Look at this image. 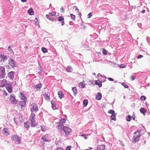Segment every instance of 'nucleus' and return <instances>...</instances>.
Wrapping results in <instances>:
<instances>
[{"instance_id": "nucleus-1", "label": "nucleus", "mask_w": 150, "mask_h": 150, "mask_svg": "<svg viewBox=\"0 0 150 150\" xmlns=\"http://www.w3.org/2000/svg\"><path fill=\"white\" fill-rule=\"evenodd\" d=\"M11 139L16 142V144H20L21 143V139L20 137L17 135L12 136Z\"/></svg>"}, {"instance_id": "nucleus-2", "label": "nucleus", "mask_w": 150, "mask_h": 150, "mask_svg": "<svg viewBox=\"0 0 150 150\" xmlns=\"http://www.w3.org/2000/svg\"><path fill=\"white\" fill-rule=\"evenodd\" d=\"M6 76L5 69L3 66H0V79L4 78Z\"/></svg>"}, {"instance_id": "nucleus-3", "label": "nucleus", "mask_w": 150, "mask_h": 150, "mask_svg": "<svg viewBox=\"0 0 150 150\" xmlns=\"http://www.w3.org/2000/svg\"><path fill=\"white\" fill-rule=\"evenodd\" d=\"M13 119L14 122L16 125H18V124L19 122L21 123L24 121L23 119L22 118V117L20 116L14 117Z\"/></svg>"}, {"instance_id": "nucleus-4", "label": "nucleus", "mask_w": 150, "mask_h": 150, "mask_svg": "<svg viewBox=\"0 0 150 150\" xmlns=\"http://www.w3.org/2000/svg\"><path fill=\"white\" fill-rule=\"evenodd\" d=\"M134 139L133 140V142L135 143L139 141L141 135L140 134L139 132L138 131H136L134 132Z\"/></svg>"}, {"instance_id": "nucleus-5", "label": "nucleus", "mask_w": 150, "mask_h": 150, "mask_svg": "<svg viewBox=\"0 0 150 150\" xmlns=\"http://www.w3.org/2000/svg\"><path fill=\"white\" fill-rule=\"evenodd\" d=\"M63 131H64L65 135L67 136H68L72 132L71 129L67 126H65L63 127Z\"/></svg>"}, {"instance_id": "nucleus-6", "label": "nucleus", "mask_w": 150, "mask_h": 150, "mask_svg": "<svg viewBox=\"0 0 150 150\" xmlns=\"http://www.w3.org/2000/svg\"><path fill=\"white\" fill-rule=\"evenodd\" d=\"M8 64L12 68L16 67L17 66L16 61L12 59H10L8 60Z\"/></svg>"}, {"instance_id": "nucleus-7", "label": "nucleus", "mask_w": 150, "mask_h": 150, "mask_svg": "<svg viewBox=\"0 0 150 150\" xmlns=\"http://www.w3.org/2000/svg\"><path fill=\"white\" fill-rule=\"evenodd\" d=\"M30 110L32 112L35 111L37 112L38 111V108L37 105L35 103H32L30 105Z\"/></svg>"}, {"instance_id": "nucleus-8", "label": "nucleus", "mask_w": 150, "mask_h": 150, "mask_svg": "<svg viewBox=\"0 0 150 150\" xmlns=\"http://www.w3.org/2000/svg\"><path fill=\"white\" fill-rule=\"evenodd\" d=\"M10 100L11 103L12 104H16L18 102V101L15 99V97L13 96V94L11 95L10 96Z\"/></svg>"}, {"instance_id": "nucleus-9", "label": "nucleus", "mask_w": 150, "mask_h": 150, "mask_svg": "<svg viewBox=\"0 0 150 150\" xmlns=\"http://www.w3.org/2000/svg\"><path fill=\"white\" fill-rule=\"evenodd\" d=\"M0 58L2 61L4 62L8 59V57L4 53H2L0 55Z\"/></svg>"}, {"instance_id": "nucleus-10", "label": "nucleus", "mask_w": 150, "mask_h": 150, "mask_svg": "<svg viewBox=\"0 0 150 150\" xmlns=\"http://www.w3.org/2000/svg\"><path fill=\"white\" fill-rule=\"evenodd\" d=\"M6 88L8 91L9 93H11L12 90V88L11 85L8 83L6 85Z\"/></svg>"}, {"instance_id": "nucleus-11", "label": "nucleus", "mask_w": 150, "mask_h": 150, "mask_svg": "<svg viewBox=\"0 0 150 150\" xmlns=\"http://www.w3.org/2000/svg\"><path fill=\"white\" fill-rule=\"evenodd\" d=\"M45 99L48 101H49L50 100V94L49 93L47 92V93H45L42 95Z\"/></svg>"}, {"instance_id": "nucleus-12", "label": "nucleus", "mask_w": 150, "mask_h": 150, "mask_svg": "<svg viewBox=\"0 0 150 150\" xmlns=\"http://www.w3.org/2000/svg\"><path fill=\"white\" fill-rule=\"evenodd\" d=\"M58 19L59 21L62 22L61 24L62 25H63L65 24L64 18L62 16L59 17L58 18Z\"/></svg>"}, {"instance_id": "nucleus-13", "label": "nucleus", "mask_w": 150, "mask_h": 150, "mask_svg": "<svg viewBox=\"0 0 150 150\" xmlns=\"http://www.w3.org/2000/svg\"><path fill=\"white\" fill-rule=\"evenodd\" d=\"M14 72L11 71L9 73L8 76L11 79L13 80L14 78Z\"/></svg>"}, {"instance_id": "nucleus-14", "label": "nucleus", "mask_w": 150, "mask_h": 150, "mask_svg": "<svg viewBox=\"0 0 150 150\" xmlns=\"http://www.w3.org/2000/svg\"><path fill=\"white\" fill-rule=\"evenodd\" d=\"M20 97L21 100H27V98L23 93L20 92Z\"/></svg>"}, {"instance_id": "nucleus-15", "label": "nucleus", "mask_w": 150, "mask_h": 150, "mask_svg": "<svg viewBox=\"0 0 150 150\" xmlns=\"http://www.w3.org/2000/svg\"><path fill=\"white\" fill-rule=\"evenodd\" d=\"M46 17L47 19L50 21H54V18L53 17L52 15H51L50 14H48L47 15H46Z\"/></svg>"}, {"instance_id": "nucleus-16", "label": "nucleus", "mask_w": 150, "mask_h": 150, "mask_svg": "<svg viewBox=\"0 0 150 150\" xmlns=\"http://www.w3.org/2000/svg\"><path fill=\"white\" fill-rule=\"evenodd\" d=\"M25 101V100L19 101V104L21 106V107L22 108L23 107H24L26 105V102Z\"/></svg>"}, {"instance_id": "nucleus-17", "label": "nucleus", "mask_w": 150, "mask_h": 150, "mask_svg": "<svg viewBox=\"0 0 150 150\" xmlns=\"http://www.w3.org/2000/svg\"><path fill=\"white\" fill-rule=\"evenodd\" d=\"M102 98V95L101 93H98L96 95V98L98 100H100Z\"/></svg>"}, {"instance_id": "nucleus-18", "label": "nucleus", "mask_w": 150, "mask_h": 150, "mask_svg": "<svg viewBox=\"0 0 150 150\" xmlns=\"http://www.w3.org/2000/svg\"><path fill=\"white\" fill-rule=\"evenodd\" d=\"M58 94L59 98L61 99L64 97V94L62 91H59L58 92Z\"/></svg>"}, {"instance_id": "nucleus-19", "label": "nucleus", "mask_w": 150, "mask_h": 150, "mask_svg": "<svg viewBox=\"0 0 150 150\" xmlns=\"http://www.w3.org/2000/svg\"><path fill=\"white\" fill-rule=\"evenodd\" d=\"M105 149V146L104 145H99L97 147L98 150H104Z\"/></svg>"}, {"instance_id": "nucleus-20", "label": "nucleus", "mask_w": 150, "mask_h": 150, "mask_svg": "<svg viewBox=\"0 0 150 150\" xmlns=\"http://www.w3.org/2000/svg\"><path fill=\"white\" fill-rule=\"evenodd\" d=\"M7 84L6 81L5 80H3L2 82L1 83V87H3L5 86H6V85Z\"/></svg>"}, {"instance_id": "nucleus-21", "label": "nucleus", "mask_w": 150, "mask_h": 150, "mask_svg": "<svg viewBox=\"0 0 150 150\" xmlns=\"http://www.w3.org/2000/svg\"><path fill=\"white\" fill-rule=\"evenodd\" d=\"M57 127L59 129L62 130V129L63 130V128L64 126L63 124L59 123Z\"/></svg>"}, {"instance_id": "nucleus-22", "label": "nucleus", "mask_w": 150, "mask_h": 150, "mask_svg": "<svg viewBox=\"0 0 150 150\" xmlns=\"http://www.w3.org/2000/svg\"><path fill=\"white\" fill-rule=\"evenodd\" d=\"M35 113L32 112L31 115L30 116V120H35Z\"/></svg>"}, {"instance_id": "nucleus-23", "label": "nucleus", "mask_w": 150, "mask_h": 150, "mask_svg": "<svg viewBox=\"0 0 150 150\" xmlns=\"http://www.w3.org/2000/svg\"><path fill=\"white\" fill-rule=\"evenodd\" d=\"M96 84L98 85L99 87H101L102 86V83L99 80L97 81L96 82Z\"/></svg>"}, {"instance_id": "nucleus-24", "label": "nucleus", "mask_w": 150, "mask_h": 150, "mask_svg": "<svg viewBox=\"0 0 150 150\" xmlns=\"http://www.w3.org/2000/svg\"><path fill=\"white\" fill-rule=\"evenodd\" d=\"M34 14V11L32 8H30L29 9V14L30 15H33Z\"/></svg>"}, {"instance_id": "nucleus-25", "label": "nucleus", "mask_w": 150, "mask_h": 150, "mask_svg": "<svg viewBox=\"0 0 150 150\" xmlns=\"http://www.w3.org/2000/svg\"><path fill=\"white\" fill-rule=\"evenodd\" d=\"M13 47V45H12L11 46H9L8 47V51L11 53L12 54H13L14 52L13 50L11 49V47Z\"/></svg>"}, {"instance_id": "nucleus-26", "label": "nucleus", "mask_w": 150, "mask_h": 150, "mask_svg": "<svg viewBox=\"0 0 150 150\" xmlns=\"http://www.w3.org/2000/svg\"><path fill=\"white\" fill-rule=\"evenodd\" d=\"M66 71L68 72H71L72 71L71 67L70 66H68L66 68Z\"/></svg>"}, {"instance_id": "nucleus-27", "label": "nucleus", "mask_w": 150, "mask_h": 150, "mask_svg": "<svg viewBox=\"0 0 150 150\" xmlns=\"http://www.w3.org/2000/svg\"><path fill=\"white\" fill-rule=\"evenodd\" d=\"M51 103L52 104V108L54 110H55L56 108V104L54 103V101H52Z\"/></svg>"}, {"instance_id": "nucleus-28", "label": "nucleus", "mask_w": 150, "mask_h": 150, "mask_svg": "<svg viewBox=\"0 0 150 150\" xmlns=\"http://www.w3.org/2000/svg\"><path fill=\"white\" fill-rule=\"evenodd\" d=\"M79 86L81 88H83L85 87V85L83 82H81L79 84Z\"/></svg>"}, {"instance_id": "nucleus-29", "label": "nucleus", "mask_w": 150, "mask_h": 150, "mask_svg": "<svg viewBox=\"0 0 150 150\" xmlns=\"http://www.w3.org/2000/svg\"><path fill=\"white\" fill-rule=\"evenodd\" d=\"M140 111L141 113L143 114L144 115L145 114V112H146V111L144 108H141L140 109Z\"/></svg>"}, {"instance_id": "nucleus-30", "label": "nucleus", "mask_w": 150, "mask_h": 150, "mask_svg": "<svg viewBox=\"0 0 150 150\" xmlns=\"http://www.w3.org/2000/svg\"><path fill=\"white\" fill-rule=\"evenodd\" d=\"M31 122L32 127H34L37 124L35 122V120H31Z\"/></svg>"}, {"instance_id": "nucleus-31", "label": "nucleus", "mask_w": 150, "mask_h": 150, "mask_svg": "<svg viewBox=\"0 0 150 150\" xmlns=\"http://www.w3.org/2000/svg\"><path fill=\"white\" fill-rule=\"evenodd\" d=\"M66 122V120L64 118H62L60 120V122L59 123H60L62 124H64Z\"/></svg>"}, {"instance_id": "nucleus-32", "label": "nucleus", "mask_w": 150, "mask_h": 150, "mask_svg": "<svg viewBox=\"0 0 150 150\" xmlns=\"http://www.w3.org/2000/svg\"><path fill=\"white\" fill-rule=\"evenodd\" d=\"M88 103V101L87 100H84L83 101V105L84 107L87 106Z\"/></svg>"}, {"instance_id": "nucleus-33", "label": "nucleus", "mask_w": 150, "mask_h": 150, "mask_svg": "<svg viewBox=\"0 0 150 150\" xmlns=\"http://www.w3.org/2000/svg\"><path fill=\"white\" fill-rule=\"evenodd\" d=\"M72 90L75 95H76L77 93V90L76 87H74L72 89Z\"/></svg>"}, {"instance_id": "nucleus-34", "label": "nucleus", "mask_w": 150, "mask_h": 150, "mask_svg": "<svg viewBox=\"0 0 150 150\" xmlns=\"http://www.w3.org/2000/svg\"><path fill=\"white\" fill-rule=\"evenodd\" d=\"M111 119L112 120H116V115L114 114L112 115L110 117Z\"/></svg>"}, {"instance_id": "nucleus-35", "label": "nucleus", "mask_w": 150, "mask_h": 150, "mask_svg": "<svg viewBox=\"0 0 150 150\" xmlns=\"http://www.w3.org/2000/svg\"><path fill=\"white\" fill-rule=\"evenodd\" d=\"M24 127L28 130V121H27L24 123Z\"/></svg>"}, {"instance_id": "nucleus-36", "label": "nucleus", "mask_w": 150, "mask_h": 150, "mask_svg": "<svg viewBox=\"0 0 150 150\" xmlns=\"http://www.w3.org/2000/svg\"><path fill=\"white\" fill-rule=\"evenodd\" d=\"M42 84L41 83H38L35 86V88L36 89H39L41 87Z\"/></svg>"}, {"instance_id": "nucleus-37", "label": "nucleus", "mask_w": 150, "mask_h": 150, "mask_svg": "<svg viewBox=\"0 0 150 150\" xmlns=\"http://www.w3.org/2000/svg\"><path fill=\"white\" fill-rule=\"evenodd\" d=\"M41 139L44 141V142H47L48 141V139H47L45 136H43L42 137Z\"/></svg>"}, {"instance_id": "nucleus-38", "label": "nucleus", "mask_w": 150, "mask_h": 150, "mask_svg": "<svg viewBox=\"0 0 150 150\" xmlns=\"http://www.w3.org/2000/svg\"><path fill=\"white\" fill-rule=\"evenodd\" d=\"M42 50L44 53H46L48 52L47 49L44 47L42 48Z\"/></svg>"}, {"instance_id": "nucleus-39", "label": "nucleus", "mask_w": 150, "mask_h": 150, "mask_svg": "<svg viewBox=\"0 0 150 150\" xmlns=\"http://www.w3.org/2000/svg\"><path fill=\"white\" fill-rule=\"evenodd\" d=\"M121 84L123 86L125 87V88H128V86L127 84H126L125 83H121Z\"/></svg>"}, {"instance_id": "nucleus-40", "label": "nucleus", "mask_w": 150, "mask_h": 150, "mask_svg": "<svg viewBox=\"0 0 150 150\" xmlns=\"http://www.w3.org/2000/svg\"><path fill=\"white\" fill-rule=\"evenodd\" d=\"M146 97L144 96H142L140 98V100L142 101H144L146 100Z\"/></svg>"}, {"instance_id": "nucleus-41", "label": "nucleus", "mask_w": 150, "mask_h": 150, "mask_svg": "<svg viewBox=\"0 0 150 150\" xmlns=\"http://www.w3.org/2000/svg\"><path fill=\"white\" fill-rule=\"evenodd\" d=\"M108 113L110 114H111L112 115L115 114V111L112 110H110L108 111Z\"/></svg>"}, {"instance_id": "nucleus-42", "label": "nucleus", "mask_w": 150, "mask_h": 150, "mask_svg": "<svg viewBox=\"0 0 150 150\" xmlns=\"http://www.w3.org/2000/svg\"><path fill=\"white\" fill-rule=\"evenodd\" d=\"M131 116L130 115H129L128 117H126V120L127 121L129 122L131 120Z\"/></svg>"}, {"instance_id": "nucleus-43", "label": "nucleus", "mask_w": 150, "mask_h": 150, "mask_svg": "<svg viewBox=\"0 0 150 150\" xmlns=\"http://www.w3.org/2000/svg\"><path fill=\"white\" fill-rule=\"evenodd\" d=\"M71 17V18L72 19L73 21H74L76 17L73 14H70Z\"/></svg>"}, {"instance_id": "nucleus-44", "label": "nucleus", "mask_w": 150, "mask_h": 150, "mask_svg": "<svg viewBox=\"0 0 150 150\" xmlns=\"http://www.w3.org/2000/svg\"><path fill=\"white\" fill-rule=\"evenodd\" d=\"M2 131L4 134H8V133L7 132V129L6 128H4L3 129Z\"/></svg>"}, {"instance_id": "nucleus-45", "label": "nucleus", "mask_w": 150, "mask_h": 150, "mask_svg": "<svg viewBox=\"0 0 150 150\" xmlns=\"http://www.w3.org/2000/svg\"><path fill=\"white\" fill-rule=\"evenodd\" d=\"M102 52L103 53L104 55H106L107 54V52L105 48L103 49Z\"/></svg>"}, {"instance_id": "nucleus-46", "label": "nucleus", "mask_w": 150, "mask_h": 150, "mask_svg": "<svg viewBox=\"0 0 150 150\" xmlns=\"http://www.w3.org/2000/svg\"><path fill=\"white\" fill-rule=\"evenodd\" d=\"M41 130H42V131L45 132L46 130V129L45 128V126H41Z\"/></svg>"}, {"instance_id": "nucleus-47", "label": "nucleus", "mask_w": 150, "mask_h": 150, "mask_svg": "<svg viewBox=\"0 0 150 150\" xmlns=\"http://www.w3.org/2000/svg\"><path fill=\"white\" fill-rule=\"evenodd\" d=\"M49 14H50L51 15L53 16L55 15L56 13L54 11H52L51 13H49Z\"/></svg>"}, {"instance_id": "nucleus-48", "label": "nucleus", "mask_w": 150, "mask_h": 150, "mask_svg": "<svg viewBox=\"0 0 150 150\" xmlns=\"http://www.w3.org/2000/svg\"><path fill=\"white\" fill-rule=\"evenodd\" d=\"M71 146H69L67 147L66 150H71Z\"/></svg>"}, {"instance_id": "nucleus-49", "label": "nucleus", "mask_w": 150, "mask_h": 150, "mask_svg": "<svg viewBox=\"0 0 150 150\" xmlns=\"http://www.w3.org/2000/svg\"><path fill=\"white\" fill-rule=\"evenodd\" d=\"M120 67L121 68H125L126 67V66H125L124 64H121L120 66Z\"/></svg>"}, {"instance_id": "nucleus-50", "label": "nucleus", "mask_w": 150, "mask_h": 150, "mask_svg": "<svg viewBox=\"0 0 150 150\" xmlns=\"http://www.w3.org/2000/svg\"><path fill=\"white\" fill-rule=\"evenodd\" d=\"M143 57V56L142 55H139V56H137V59H139L141 58L142 57Z\"/></svg>"}, {"instance_id": "nucleus-51", "label": "nucleus", "mask_w": 150, "mask_h": 150, "mask_svg": "<svg viewBox=\"0 0 150 150\" xmlns=\"http://www.w3.org/2000/svg\"><path fill=\"white\" fill-rule=\"evenodd\" d=\"M92 13H90L88 15V18H90V17H91L92 16Z\"/></svg>"}, {"instance_id": "nucleus-52", "label": "nucleus", "mask_w": 150, "mask_h": 150, "mask_svg": "<svg viewBox=\"0 0 150 150\" xmlns=\"http://www.w3.org/2000/svg\"><path fill=\"white\" fill-rule=\"evenodd\" d=\"M108 79L110 81H113L114 80L111 78H108Z\"/></svg>"}, {"instance_id": "nucleus-53", "label": "nucleus", "mask_w": 150, "mask_h": 150, "mask_svg": "<svg viewBox=\"0 0 150 150\" xmlns=\"http://www.w3.org/2000/svg\"><path fill=\"white\" fill-rule=\"evenodd\" d=\"M4 95L6 96L7 95V93L5 91H4Z\"/></svg>"}, {"instance_id": "nucleus-54", "label": "nucleus", "mask_w": 150, "mask_h": 150, "mask_svg": "<svg viewBox=\"0 0 150 150\" xmlns=\"http://www.w3.org/2000/svg\"><path fill=\"white\" fill-rule=\"evenodd\" d=\"M57 150H63V149L60 147L57 148Z\"/></svg>"}, {"instance_id": "nucleus-55", "label": "nucleus", "mask_w": 150, "mask_h": 150, "mask_svg": "<svg viewBox=\"0 0 150 150\" xmlns=\"http://www.w3.org/2000/svg\"><path fill=\"white\" fill-rule=\"evenodd\" d=\"M131 78L132 80H133L135 79V77L134 76H132Z\"/></svg>"}, {"instance_id": "nucleus-56", "label": "nucleus", "mask_w": 150, "mask_h": 150, "mask_svg": "<svg viewBox=\"0 0 150 150\" xmlns=\"http://www.w3.org/2000/svg\"><path fill=\"white\" fill-rule=\"evenodd\" d=\"M74 8H75L76 10H77L78 12H79V10L78 9V8L77 7V6H75L74 7Z\"/></svg>"}, {"instance_id": "nucleus-57", "label": "nucleus", "mask_w": 150, "mask_h": 150, "mask_svg": "<svg viewBox=\"0 0 150 150\" xmlns=\"http://www.w3.org/2000/svg\"><path fill=\"white\" fill-rule=\"evenodd\" d=\"M23 2H25L27 1V0H21Z\"/></svg>"}, {"instance_id": "nucleus-58", "label": "nucleus", "mask_w": 150, "mask_h": 150, "mask_svg": "<svg viewBox=\"0 0 150 150\" xmlns=\"http://www.w3.org/2000/svg\"><path fill=\"white\" fill-rule=\"evenodd\" d=\"M145 10H143L141 11V13H144L145 12Z\"/></svg>"}, {"instance_id": "nucleus-59", "label": "nucleus", "mask_w": 150, "mask_h": 150, "mask_svg": "<svg viewBox=\"0 0 150 150\" xmlns=\"http://www.w3.org/2000/svg\"><path fill=\"white\" fill-rule=\"evenodd\" d=\"M60 10L62 11V12H63L64 11V9L63 7L61 8Z\"/></svg>"}, {"instance_id": "nucleus-60", "label": "nucleus", "mask_w": 150, "mask_h": 150, "mask_svg": "<svg viewBox=\"0 0 150 150\" xmlns=\"http://www.w3.org/2000/svg\"><path fill=\"white\" fill-rule=\"evenodd\" d=\"M27 48H28L27 46L25 47V50H26V49Z\"/></svg>"}, {"instance_id": "nucleus-61", "label": "nucleus", "mask_w": 150, "mask_h": 150, "mask_svg": "<svg viewBox=\"0 0 150 150\" xmlns=\"http://www.w3.org/2000/svg\"><path fill=\"white\" fill-rule=\"evenodd\" d=\"M9 67V65H7V66H6V67Z\"/></svg>"}, {"instance_id": "nucleus-62", "label": "nucleus", "mask_w": 150, "mask_h": 150, "mask_svg": "<svg viewBox=\"0 0 150 150\" xmlns=\"http://www.w3.org/2000/svg\"><path fill=\"white\" fill-rule=\"evenodd\" d=\"M84 138H85V139H87V137H85Z\"/></svg>"}, {"instance_id": "nucleus-63", "label": "nucleus", "mask_w": 150, "mask_h": 150, "mask_svg": "<svg viewBox=\"0 0 150 150\" xmlns=\"http://www.w3.org/2000/svg\"><path fill=\"white\" fill-rule=\"evenodd\" d=\"M93 74H94V75H96V74H95V73H93Z\"/></svg>"}, {"instance_id": "nucleus-64", "label": "nucleus", "mask_w": 150, "mask_h": 150, "mask_svg": "<svg viewBox=\"0 0 150 150\" xmlns=\"http://www.w3.org/2000/svg\"><path fill=\"white\" fill-rule=\"evenodd\" d=\"M89 148L90 149H92V148H91V147H90V148Z\"/></svg>"}]
</instances>
